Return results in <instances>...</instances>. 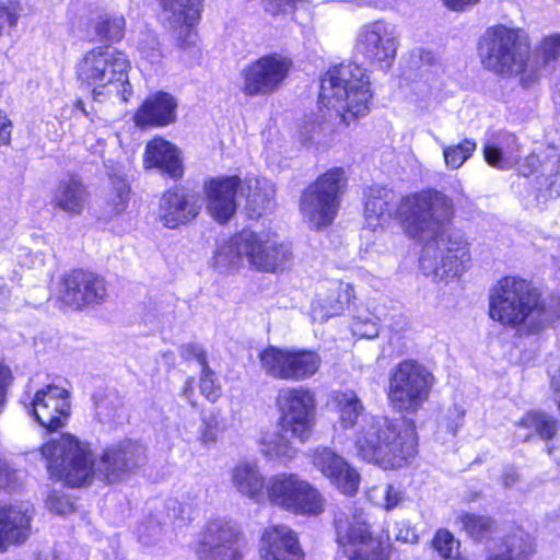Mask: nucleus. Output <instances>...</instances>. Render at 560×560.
Masks as SVG:
<instances>
[{
  "label": "nucleus",
  "mask_w": 560,
  "mask_h": 560,
  "mask_svg": "<svg viewBox=\"0 0 560 560\" xmlns=\"http://www.w3.org/2000/svg\"><path fill=\"white\" fill-rule=\"evenodd\" d=\"M351 329L354 335L361 338H375L380 331L378 318L369 312L358 314L352 319Z\"/></svg>",
  "instance_id": "a18cd8bd"
},
{
  "label": "nucleus",
  "mask_w": 560,
  "mask_h": 560,
  "mask_svg": "<svg viewBox=\"0 0 560 560\" xmlns=\"http://www.w3.org/2000/svg\"><path fill=\"white\" fill-rule=\"evenodd\" d=\"M162 5L164 25L173 31L179 30L177 42L180 48L195 45L197 34L194 24L199 20L201 0H159Z\"/></svg>",
  "instance_id": "4be33fe9"
},
{
  "label": "nucleus",
  "mask_w": 560,
  "mask_h": 560,
  "mask_svg": "<svg viewBox=\"0 0 560 560\" xmlns=\"http://www.w3.org/2000/svg\"><path fill=\"white\" fill-rule=\"evenodd\" d=\"M131 62L128 56L114 47L96 46L83 54L75 66L78 81L91 90L94 101L103 102L117 95L127 102L132 95L129 81Z\"/></svg>",
  "instance_id": "0eeeda50"
},
{
  "label": "nucleus",
  "mask_w": 560,
  "mask_h": 560,
  "mask_svg": "<svg viewBox=\"0 0 560 560\" xmlns=\"http://www.w3.org/2000/svg\"><path fill=\"white\" fill-rule=\"evenodd\" d=\"M241 237L243 238V231L234 235L217 250L214 264L218 267L236 268L246 260L245 249L243 248V245H241Z\"/></svg>",
  "instance_id": "f704fd0d"
},
{
  "label": "nucleus",
  "mask_w": 560,
  "mask_h": 560,
  "mask_svg": "<svg viewBox=\"0 0 560 560\" xmlns=\"http://www.w3.org/2000/svg\"><path fill=\"white\" fill-rule=\"evenodd\" d=\"M15 480V471L5 460L0 459V488H9Z\"/></svg>",
  "instance_id": "13d9d810"
},
{
  "label": "nucleus",
  "mask_w": 560,
  "mask_h": 560,
  "mask_svg": "<svg viewBox=\"0 0 560 560\" xmlns=\"http://www.w3.org/2000/svg\"><path fill=\"white\" fill-rule=\"evenodd\" d=\"M352 298L353 289L349 283L338 280L326 282L312 302L313 322L325 323L331 317L341 315L349 307Z\"/></svg>",
  "instance_id": "b1692460"
},
{
  "label": "nucleus",
  "mask_w": 560,
  "mask_h": 560,
  "mask_svg": "<svg viewBox=\"0 0 560 560\" xmlns=\"http://www.w3.org/2000/svg\"><path fill=\"white\" fill-rule=\"evenodd\" d=\"M47 508L59 515H67L73 511V503L61 492L52 491L47 501Z\"/></svg>",
  "instance_id": "8fccbe9b"
},
{
  "label": "nucleus",
  "mask_w": 560,
  "mask_h": 560,
  "mask_svg": "<svg viewBox=\"0 0 560 560\" xmlns=\"http://www.w3.org/2000/svg\"><path fill=\"white\" fill-rule=\"evenodd\" d=\"M259 553L262 560L304 559L295 534L285 525H272L264 530Z\"/></svg>",
  "instance_id": "393cba45"
},
{
  "label": "nucleus",
  "mask_w": 560,
  "mask_h": 560,
  "mask_svg": "<svg viewBox=\"0 0 560 560\" xmlns=\"http://www.w3.org/2000/svg\"><path fill=\"white\" fill-rule=\"evenodd\" d=\"M465 411L457 405H454L447 410L446 417L442 421V425H445L446 429L453 434H456V431L463 424Z\"/></svg>",
  "instance_id": "603ef678"
},
{
  "label": "nucleus",
  "mask_w": 560,
  "mask_h": 560,
  "mask_svg": "<svg viewBox=\"0 0 560 560\" xmlns=\"http://www.w3.org/2000/svg\"><path fill=\"white\" fill-rule=\"evenodd\" d=\"M106 294L104 279L81 269L65 275L58 288V299L74 310L100 304L105 300Z\"/></svg>",
  "instance_id": "6ab92c4d"
},
{
  "label": "nucleus",
  "mask_w": 560,
  "mask_h": 560,
  "mask_svg": "<svg viewBox=\"0 0 560 560\" xmlns=\"http://www.w3.org/2000/svg\"><path fill=\"white\" fill-rule=\"evenodd\" d=\"M442 147L446 167L457 170L472 155L477 143L472 139H464L458 144Z\"/></svg>",
  "instance_id": "a19ab883"
},
{
  "label": "nucleus",
  "mask_w": 560,
  "mask_h": 560,
  "mask_svg": "<svg viewBox=\"0 0 560 560\" xmlns=\"http://www.w3.org/2000/svg\"><path fill=\"white\" fill-rule=\"evenodd\" d=\"M199 389L201 395L210 402H215L222 395V388L215 373L208 364L201 368Z\"/></svg>",
  "instance_id": "49530a36"
},
{
  "label": "nucleus",
  "mask_w": 560,
  "mask_h": 560,
  "mask_svg": "<svg viewBox=\"0 0 560 560\" xmlns=\"http://www.w3.org/2000/svg\"><path fill=\"white\" fill-rule=\"evenodd\" d=\"M147 167H156L171 178L178 179L184 174L183 161L178 149L171 142L155 138L148 142L144 152Z\"/></svg>",
  "instance_id": "c85d7f7f"
},
{
  "label": "nucleus",
  "mask_w": 560,
  "mask_h": 560,
  "mask_svg": "<svg viewBox=\"0 0 560 560\" xmlns=\"http://www.w3.org/2000/svg\"><path fill=\"white\" fill-rule=\"evenodd\" d=\"M372 93L365 69L354 62L331 67L320 82L319 102L349 125L370 110Z\"/></svg>",
  "instance_id": "6e6552de"
},
{
  "label": "nucleus",
  "mask_w": 560,
  "mask_h": 560,
  "mask_svg": "<svg viewBox=\"0 0 560 560\" xmlns=\"http://www.w3.org/2000/svg\"><path fill=\"white\" fill-rule=\"evenodd\" d=\"M37 560H85L80 551L65 552L56 549L42 550Z\"/></svg>",
  "instance_id": "5fc2aeb1"
},
{
  "label": "nucleus",
  "mask_w": 560,
  "mask_h": 560,
  "mask_svg": "<svg viewBox=\"0 0 560 560\" xmlns=\"http://www.w3.org/2000/svg\"><path fill=\"white\" fill-rule=\"evenodd\" d=\"M194 394V390H192V380H187L186 382V385L183 389V396L194 405L192 400H191V396Z\"/></svg>",
  "instance_id": "69168bd1"
},
{
  "label": "nucleus",
  "mask_w": 560,
  "mask_h": 560,
  "mask_svg": "<svg viewBox=\"0 0 560 560\" xmlns=\"http://www.w3.org/2000/svg\"><path fill=\"white\" fill-rule=\"evenodd\" d=\"M347 177L343 168L334 167L319 176L303 192L300 209L313 229L326 228L335 220Z\"/></svg>",
  "instance_id": "9d476101"
},
{
  "label": "nucleus",
  "mask_w": 560,
  "mask_h": 560,
  "mask_svg": "<svg viewBox=\"0 0 560 560\" xmlns=\"http://www.w3.org/2000/svg\"><path fill=\"white\" fill-rule=\"evenodd\" d=\"M129 186L124 179L113 182V188L107 194L104 206V215L106 218H114L126 210L129 200Z\"/></svg>",
  "instance_id": "58836bf2"
},
{
  "label": "nucleus",
  "mask_w": 560,
  "mask_h": 560,
  "mask_svg": "<svg viewBox=\"0 0 560 560\" xmlns=\"http://www.w3.org/2000/svg\"><path fill=\"white\" fill-rule=\"evenodd\" d=\"M518 425L533 430L541 440L545 441L551 440L558 432L557 419L542 411L528 412L521 419Z\"/></svg>",
  "instance_id": "72a5a7b5"
},
{
  "label": "nucleus",
  "mask_w": 560,
  "mask_h": 560,
  "mask_svg": "<svg viewBox=\"0 0 560 560\" xmlns=\"http://www.w3.org/2000/svg\"><path fill=\"white\" fill-rule=\"evenodd\" d=\"M245 539L240 527L226 520L208 522L194 547L197 560H242Z\"/></svg>",
  "instance_id": "4468645a"
},
{
  "label": "nucleus",
  "mask_w": 560,
  "mask_h": 560,
  "mask_svg": "<svg viewBox=\"0 0 560 560\" xmlns=\"http://www.w3.org/2000/svg\"><path fill=\"white\" fill-rule=\"evenodd\" d=\"M533 550L530 535L517 528L504 537L499 548L491 552L487 560H527Z\"/></svg>",
  "instance_id": "2f4dec72"
},
{
  "label": "nucleus",
  "mask_w": 560,
  "mask_h": 560,
  "mask_svg": "<svg viewBox=\"0 0 560 560\" xmlns=\"http://www.w3.org/2000/svg\"><path fill=\"white\" fill-rule=\"evenodd\" d=\"M32 510L27 504L0 509V552L11 544L24 541L31 534Z\"/></svg>",
  "instance_id": "bb28decb"
},
{
  "label": "nucleus",
  "mask_w": 560,
  "mask_h": 560,
  "mask_svg": "<svg viewBox=\"0 0 560 560\" xmlns=\"http://www.w3.org/2000/svg\"><path fill=\"white\" fill-rule=\"evenodd\" d=\"M433 548L443 558H451L459 547L458 540L446 529H439L432 540Z\"/></svg>",
  "instance_id": "de8ad7c7"
},
{
  "label": "nucleus",
  "mask_w": 560,
  "mask_h": 560,
  "mask_svg": "<svg viewBox=\"0 0 560 560\" xmlns=\"http://www.w3.org/2000/svg\"><path fill=\"white\" fill-rule=\"evenodd\" d=\"M276 406L280 415V431L264 443V452L270 457L292 459L296 448L291 440L305 443L313 433L316 418L315 395L304 386L283 387L278 392Z\"/></svg>",
  "instance_id": "423d86ee"
},
{
  "label": "nucleus",
  "mask_w": 560,
  "mask_h": 560,
  "mask_svg": "<svg viewBox=\"0 0 560 560\" xmlns=\"http://www.w3.org/2000/svg\"><path fill=\"white\" fill-rule=\"evenodd\" d=\"M35 420L48 431L63 428L71 413L70 393L57 385L38 389L31 404Z\"/></svg>",
  "instance_id": "aec40b11"
},
{
  "label": "nucleus",
  "mask_w": 560,
  "mask_h": 560,
  "mask_svg": "<svg viewBox=\"0 0 560 560\" xmlns=\"http://www.w3.org/2000/svg\"><path fill=\"white\" fill-rule=\"evenodd\" d=\"M224 431L223 417L217 409L211 410L201 419L198 429V441L201 446L211 448L218 442L219 435Z\"/></svg>",
  "instance_id": "c9c22d12"
},
{
  "label": "nucleus",
  "mask_w": 560,
  "mask_h": 560,
  "mask_svg": "<svg viewBox=\"0 0 560 560\" xmlns=\"http://www.w3.org/2000/svg\"><path fill=\"white\" fill-rule=\"evenodd\" d=\"M489 315L520 335L537 334L553 319V313L526 280L504 277L493 287L489 298Z\"/></svg>",
  "instance_id": "20e7f679"
},
{
  "label": "nucleus",
  "mask_w": 560,
  "mask_h": 560,
  "mask_svg": "<svg viewBox=\"0 0 560 560\" xmlns=\"http://www.w3.org/2000/svg\"><path fill=\"white\" fill-rule=\"evenodd\" d=\"M458 522L466 534L475 540H483L494 532V522L483 515L464 513L458 516Z\"/></svg>",
  "instance_id": "e433bc0d"
},
{
  "label": "nucleus",
  "mask_w": 560,
  "mask_h": 560,
  "mask_svg": "<svg viewBox=\"0 0 560 560\" xmlns=\"http://www.w3.org/2000/svg\"><path fill=\"white\" fill-rule=\"evenodd\" d=\"M88 197L82 182L71 176L58 183L52 195V205L70 215H78L83 211Z\"/></svg>",
  "instance_id": "7c9ffc66"
},
{
  "label": "nucleus",
  "mask_w": 560,
  "mask_h": 560,
  "mask_svg": "<svg viewBox=\"0 0 560 560\" xmlns=\"http://www.w3.org/2000/svg\"><path fill=\"white\" fill-rule=\"evenodd\" d=\"M232 488L242 497L260 503L267 493V482L256 460H238L230 469Z\"/></svg>",
  "instance_id": "a878e982"
},
{
  "label": "nucleus",
  "mask_w": 560,
  "mask_h": 560,
  "mask_svg": "<svg viewBox=\"0 0 560 560\" xmlns=\"http://www.w3.org/2000/svg\"><path fill=\"white\" fill-rule=\"evenodd\" d=\"M337 542L349 560H389L387 545L372 536L363 513L348 508L335 517Z\"/></svg>",
  "instance_id": "9b49d317"
},
{
  "label": "nucleus",
  "mask_w": 560,
  "mask_h": 560,
  "mask_svg": "<svg viewBox=\"0 0 560 560\" xmlns=\"http://www.w3.org/2000/svg\"><path fill=\"white\" fill-rule=\"evenodd\" d=\"M267 497L280 509L301 515H318L325 500L319 491L296 474L281 472L267 481Z\"/></svg>",
  "instance_id": "ddd939ff"
},
{
  "label": "nucleus",
  "mask_w": 560,
  "mask_h": 560,
  "mask_svg": "<svg viewBox=\"0 0 560 560\" xmlns=\"http://www.w3.org/2000/svg\"><path fill=\"white\" fill-rule=\"evenodd\" d=\"M517 139L511 132H498L483 145L485 160L499 170H509L517 164Z\"/></svg>",
  "instance_id": "c756f323"
},
{
  "label": "nucleus",
  "mask_w": 560,
  "mask_h": 560,
  "mask_svg": "<svg viewBox=\"0 0 560 560\" xmlns=\"http://www.w3.org/2000/svg\"><path fill=\"white\" fill-rule=\"evenodd\" d=\"M11 292L4 280L0 278V310H7L10 306Z\"/></svg>",
  "instance_id": "680f3d73"
},
{
  "label": "nucleus",
  "mask_w": 560,
  "mask_h": 560,
  "mask_svg": "<svg viewBox=\"0 0 560 560\" xmlns=\"http://www.w3.org/2000/svg\"><path fill=\"white\" fill-rule=\"evenodd\" d=\"M50 475L70 487H81L94 477L107 483L119 480L144 460V448L130 440L107 447L95 463L89 445L71 434H61L42 447Z\"/></svg>",
  "instance_id": "7ed1b4c3"
},
{
  "label": "nucleus",
  "mask_w": 560,
  "mask_h": 560,
  "mask_svg": "<svg viewBox=\"0 0 560 560\" xmlns=\"http://www.w3.org/2000/svg\"><path fill=\"white\" fill-rule=\"evenodd\" d=\"M518 163V173L523 176H530L539 172V176L541 177V164L544 163V159L541 160L536 154H530L526 156L522 161H517Z\"/></svg>",
  "instance_id": "864d4df0"
},
{
  "label": "nucleus",
  "mask_w": 560,
  "mask_h": 560,
  "mask_svg": "<svg viewBox=\"0 0 560 560\" xmlns=\"http://www.w3.org/2000/svg\"><path fill=\"white\" fill-rule=\"evenodd\" d=\"M444 4L454 11H463L470 5H475L479 0H443Z\"/></svg>",
  "instance_id": "052dcab7"
},
{
  "label": "nucleus",
  "mask_w": 560,
  "mask_h": 560,
  "mask_svg": "<svg viewBox=\"0 0 560 560\" xmlns=\"http://www.w3.org/2000/svg\"><path fill=\"white\" fill-rule=\"evenodd\" d=\"M4 15L7 16V21L10 26H14L16 24L18 15L14 12L10 11L4 5H0V19L3 18Z\"/></svg>",
  "instance_id": "0e129e2a"
},
{
  "label": "nucleus",
  "mask_w": 560,
  "mask_h": 560,
  "mask_svg": "<svg viewBox=\"0 0 560 560\" xmlns=\"http://www.w3.org/2000/svg\"><path fill=\"white\" fill-rule=\"evenodd\" d=\"M339 423L343 429L359 425L354 435L358 455L384 469L406 465L417 453L418 438L415 422L405 417L392 420L375 418L364 412L358 395L342 392L336 395Z\"/></svg>",
  "instance_id": "f03ea898"
},
{
  "label": "nucleus",
  "mask_w": 560,
  "mask_h": 560,
  "mask_svg": "<svg viewBox=\"0 0 560 560\" xmlns=\"http://www.w3.org/2000/svg\"><path fill=\"white\" fill-rule=\"evenodd\" d=\"M291 68L289 57L276 52L265 55L242 69V92L246 96L270 95L280 88Z\"/></svg>",
  "instance_id": "f3484780"
},
{
  "label": "nucleus",
  "mask_w": 560,
  "mask_h": 560,
  "mask_svg": "<svg viewBox=\"0 0 560 560\" xmlns=\"http://www.w3.org/2000/svg\"><path fill=\"white\" fill-rule=\"evenodd\" d=\"M455 560H465V559H462V558H457V559H455Z\"/></svg>",
  "instance_id": "774afa93"
},
{
  "label": "nucleus",
  "mask_w": 560,
  "mask_h": 560,
  "mask_svg": "<svg viewBox=\"0 0 560 560\" xmlns=\"http://www.w3.org/2000/svg\"><path fill=\"white\" fill-rule=\"evenodd\" d=\"M365 197L364 218L370 230L384 229L398 219L410 237L425 242L420 258L424 275L448 281L468 268L469 244L460 231L448 225L454 205L446 195L430 189L399 200L390 189L371 187Z\"/></svg>",
  "instance_id": "f257e3e1"
},
{
  "label": "nucleus",
  "mask_w": 560,
  "mask_h": 560,
  "mask_svg": "<svg viewBox=\"0 0 560 560\" xmlns=\"http://www.w3.org/2000/svg\"><path fill=\"white\" fill-rule=\"evenodd\" d=\"M126 21L122 15H103L95 24V33L101 39L119 42L125 34Z\"/></svg>",
  "instance_id": "ea45409f"
},
{
  "label": "nucleus",
  "mask_w": 560,
  "mask_h": 560,
  "mask_svg": "<svg viewBox=\"0 0 560 560\" xmlns=\"http://www.w3.org/2000/svg\"><path fill=\"white\" fill-rule=\"evenodd\" d=\"M560 56V34H551L541 38L536 48V55L532 60H538L540 75L542 70L556 62Z\"/></svg>",
  "instance_id": "37998d69"
},
{
  "label": "nucleus",
  "mask_w": 560,
  "mask_h": 560,
  "mask_svg": "<svg viewBox=\"0 0 560 560\" xmlns=\"http://www.w3.org/2000/svg\"><path fill=\"white\" fill-rule=\"evenodd\" d=\"M138 536L143 545L155 544L160 541L163 536V527L158 520L150 517L139 525Z\"/></svg>",
  "instance_id": "09e8293b"
},
{
  "label": "nucleus",
  "mask_w": 560,
  "mask_h": 560,
  "mask_svg": "<svg viewBox=\"0 0 560 560\" xmlns=\"http://www.w3.org/2000/svg\"><path fill=\"white\" fill-rule=\"evenodd\" d=\"M398 45L396 26L385 20H375L359 27L354 49L366 62L387 69L396 57Z\"/></svg>",
  "instance_id": "2eb2a0df"
},
{
  "label": "nucleus",
  "mask_w": 560,
  "mask_h": 560,
  "mask_svg": "<svg viewBox=\"0 0 560 560\" xmlns=\"http://www.w3.org/2000/svg\"><path fill=\"white\" fill-rule=\"evenodd\" d=\"M177 101L167 92L151 94L135 114L137 126H167L176 120Z\"/></svg>",
  "instance_id": "cd10ccee"
},
{
  "label": "nucleus",
  "mask_w": 560,
  "mask_h": 560,
  "mask_svg": "<svg viewBox=\"0 0 560 560\" xmlns=\"http://www.w3.org/2000/svg\"><path fill=\"white\" fill-rule=\"evenodd\" d=\"M541 177L550 194L560 196V149H548L544 154Z\"/></svg>",
  "instance_id": "4c0bfd02"
},
{
  "label": "nucleus",
  "mask_w": 560,
  "mask_h": 560,
  "mask_svg": "<svg viewBox=\"0 0 560 560\" xmlns=\"http://www.w3.org/2000/svg\"><path fill=\"white\" fill-rule=\"evenodd\" d=\"M518 479V475L513 467H508L502 475V482L505 488L512 487Z\"/></svg>",
  "instance_id": "e2e57ef3"
},
{
  "label": "nucleus",
  "mask_w": 560,
  "mask_h": 560,
  "mask_svg": "<svg viewBox=\"0 0 560 560\" xmlns=\"http://www.w3.org/2000/svg\"><path fill=\"white\" fill-rule=\"evenodd\" d=\"M434 376L422 364L406 360L389 377L388 399L400 412L416 413L429 399Z\"/></svg>",
  "instance_id": "f8f14e48"
},
{
  "label": "nucleus",
  "mask_w": 560,
  "mask_h": 560,
  "mask_svg": "<svg viewBox=\"0 0 560 560\" xmlns=\"http://www.w3.org/2000/svg\"><path fill=\"white\" fill-rule=\"evenodd\" d=\"M12 122L7 115L0 112V147L8 145L11 141Z\"/></svg>",
  "instance_id": "4d7b16f0"
},
{
  "label": "nucleus",
  "mask_w": 560,
  "mask_h": 560,
  "mask_svg": "<svg viewBox=\"0 0 560 560\" xmlns=\"http://www.w3.org/2000/svg\"><path fill=\"white\" fill-rule=\"evenodd\" d=\"M202 208V200L198 192L174 187L166 190L159 203V221L168 229H177L194 221Z\"/></svg>",
  "instance_id": "412c9836"
},
{
  "label": "nucleus",
  "mask_w": 560,
  "mask_h": 560,
  "mask_svg": "<svg viewBox=\"0 0 560 560\" xmlns=\"http://www.w3.org/2000/svg\"><path fill=\"white\" fill-rule=\"evenodd\" d=\"M241 242L249 267L257 271L282 270L292 259L291 248L268 235L244 230Z\"/></svg>",
  "instance_id": "a211bd4d"
},
{
  "label": "nucleus",
  "mask_w": 560,
  "mask_h": 560,
  "mask_svg": "<svg viewBox=\"0 0 560 560\" xmlns=\"http://www.w3.org/2000/svg\"><path fill=\"white\" fill-rule=\"evenodd\" d=\"M481 63L502 75H517L528 86L540 78L538 60H532L530 40L522 28L489 27L479 42Z\"/></svg>",
  "instance_id": "39448f33"
},
{
  "label": "nucleus",
  "mask_w": 560,
  "mask_h": 560,
  "mask_svg": "<svg viewBox=\"0 0 560 560\" xmlns=\"http://www.w3.org/2000/svg\"><path fill=\"white\" fill-rule=\"evenodd\" d=\"M312 463L342 493L352 495L358 491L360 485L359 472L331 448H315L312 453Z\"/></svg>",
  "instance_id": "5701e85b"
},
{
  "label": "nucleus",
  "mask_w": 560,
  "mask_h": 560,
  "mask_svg": "<svg viewBox=\"0 0 560 560\" xmlns=\"http://www.w3.org/2000/svg\"><path fill=\"white\" fill-rule=\"evenodd\" d=\"M366 497L373 504L385 510L396 508L404 499L402 492L390 485L374 486L369 489Z\"/></svg>",
  "instance_id": "79ce46f5"
},
{
  "label": "nucleus",
  "mask_w": 560,
  "mask_h": 560,
  "mask_svg": "<svg viewBox=\"0 0 560 560\" xmlns=\"http://www.w3.org/2000/svg\"><path fill=\"white\" fill-rule=\"evenodd\" d=\"M397 540L407 544H416L418 541V535L408 525L402 524L396 534Z\"/></svg>",
  "instance_id": "bf43d9fd"
},
{
  "label": "nucleus",
  "mask_w": 560,
  "mask_h": 560,
  "mask_svg": "<svg viewBox=\"0 0 560 560\" xmlns=\"http://www.w3.org/2000/svg\"><path fill=\"white\" fill-rule=\"evenodd\" d=\"M168 516L174 520H190V506L184 505L176 500H171L167 504Z\"/></svg>",
  "instance_id": "6e6d98bb"
},
{
  "label": "nucleus",
  "mask_w": 560,
  "mask_h": 560,
  "mask_svg": "<svg viewBox=\"0 0 560 560\" xmlns=\"http://www.w3.org/2000/svg\"><path fill=\"white\" fill-rule=\"evenodd\" d=\"M246 197V207L250 217H260L275 196L273 184L264 177L238 176L218 177L205 184L207 209L220 223L228 222L236 211V190Z\"/></svg>",
  "instance_id": "1a4fd4ad"
},
{
  "label": "nucleus",
  "mask_w": 560,
  "mask_h": 560,
  "mask_svg": "<svg viewBox=\"0 0 560 560\" xmlns=\"http://www.w3.org/2000/svg\"><path fill=\"white\" fill-rule=\"evenodd\" d=\"M301 142L307 147H328L332 142V130L323 116L313 115L307 117L299 129Z\"/></svg>",
  "instance_id": "473e14b6"
},
{
  "label": "nucleus",
  "mask_w": 560,
  "mask_h": 560,
  "mask_svg": "<svg viewBox=\"0 0 560 560\" xmlns=\"http://www.w3.org/2000/svg\"><path fill=\"white\" fill-rule=\"evenodd\" d=\"M137 48L142 59L151 65L160 63L162 60V52L160 42L155 33L151 30H145L140 33Z\"/></svg>",
  "instance_id": "c03bdc74"
},
{
  "label": "nucleus",
  "mask_w": 560,
  "mask_h": 560,
  "mask_svg": "<svg viewBox=\"0 0 560 560\" xmlns=\"http://www.w3.org/2000/svg\"><path fill=\"white\" fill-rule=\"evenodd\" d=\"M179 355L186 360H195L202 368L208 364L207 362V352L203 347L196 342H188L179 346L178 348Z\"/></svg>",
  "instance_id": "3c124183"
},
{
  "label": "nucleus",
  "mask_w": 560,
  "mask_h": 560,
  "mask_svg": "<svg viewBox=\"0 0 560 560\" xmlns=\"http://www.w3.org/2000/svg\"><path fill=\"white\" fill-rule=\"evenodd\" d=\"M77 107H78V108H81V109H82V112H83L84 114H86V113H85V109L83 108V103H82V101H79V102L77 103Z\"/></svg>",
  "instance_id": "338daca9"
},
{
  "label": "nucleus",
  "mask_w": 560,
  "mask_h": 560,
  "mask_svg": "<svg viewBox=\"0 0 560 560\" xmlns=\"http://www.w3.org/2000/svg\"><path fill=\"white\" fill-rule=\"evenodd\" d=\"M260 363L271 377L284 381H304L320 368V357L311 350H294L269 347L260 352Z\"/></svg>",
  "instance_id": "dca6fc26"
}]
</instances>
